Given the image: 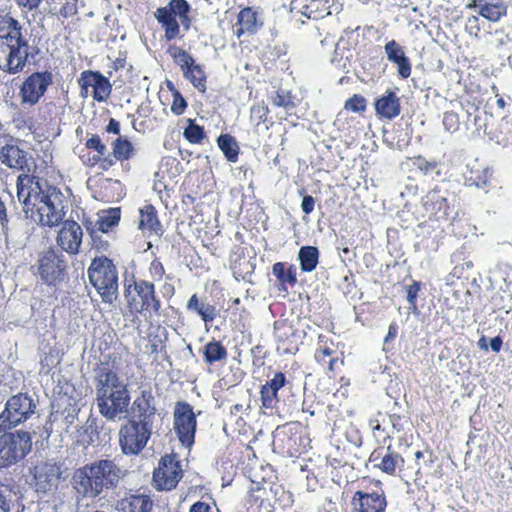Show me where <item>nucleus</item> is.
I'll list each match as a JSON object with an SVG mask.
<instances>
[{
    "mask_svg": "<svg viewBox=\"0 0 512 512\" xmlns=\"http://www.w3.org/2000/svg\"><path fill=\"white\" fill-rule=\"evenodd\" d=\"M17 198L27 218L47 227L61 224L69 207L59 188L28 174L17 177Z\"/></svg>",
    "mask_w": 512,
    "mask_h": 512,
    "instance_id": "nucleus-1",
    "label": "nucleus"
},
{
    "mask_svg": "<svg viewBox=\"0 0 512 512\" xmlns=\"http://www.w3.org/2000/svg\"><path fill=\"white\" fill-rule=\"evenodd\" d=\"M124 475L114 460L100 459L75 470L71 484L77 499H95L103 491L116 488Z\"/></svg>",
    "mask_w": 512,
    "mask_h": 512,
    "instance_id": "nucleus-2",
    "label": "nucleus"
},
{
    "mask_svg": "<svg viewBox=\"0 0 512 512\" xmlns=\"http://www.w3.org/2000/svg\"><path fill=\"white\" fill-rule=\"evenodd\" d=\"M23 26L9 14L0 15V69L15 75L21 73L34 57Z\"/></svg>",
    "mask_w": 512,
    "mask_h": 512,
    "instance_id": "nucleus-3",
    "label": "nucleus"
},
{
    "mask_svg": "<svg viewBox=\"0 0 512 512\" xmlns=\"http://www.w3.org/2000/svg\"><path fill=\"white\" fill-rule=\"evenodd\" d=\"M97 405L100 413L108 420L121 419L128 410L130 395L126 383L107 365L96 370Z\"/></svg>",
    "mask_w": 512,
    "mask_h": 512,
    "instance_id": "nucleus-4",
    "label": "nucleus"
},
{
    "mask_svg": "<svg viewBox=\"0 0 512 512\" xmlns=\"http://www.w3.org/2000/svg\"><path fill=\"white\" fill-rule=\"evenodd\" d=\"M93 287L106 303H113L118 296V273L112 260L107 257L94 258L87 270Z\"/></svg>",
    "mask_w": 512,
    "mask_h": 512,
    "instance_id": "nucleus-5",
    "label": "nucleus"
},
{
    "mask_svg": "<svg viewBox=\"0 0 512 512\" xmlns=\"http://www.w3.org/2000/svg\"><path fill=\"white\" fill-rule=\"evenodd\" d=\"M32 449L28 431L16 430L0 435V469L9 468L25 459Z\"/></svg>",
    "mask_w": 512,
    "mask_h": 512,
    "instance_id": "nucleus-6",
    "label": "nucleus"
},
{
    "mask_svg": "<svg viewBox=\"0 0 512 512\" xmlns=\"http://www.w3.org/2000/svg\"><path fill=\"white\" fill-rule=\"evenodd\" d=\"M125 298L132 311L144 312L151 311L159 313L160 301L155 296L154 284L140 280L125 288Z\"/></svg>",
    "mask_w": 512,
    "mask_h": 512,
    "instance_id": "nucleus-7",
    "label": "nucleus"
},
{
    "mask_svg": "<svg viewBox=\"0 0 512 512\" xmlns=\"http://www.w3.org/2000/svg\"><path fill=\"white\" fill-rule=\"evenodd\" d=\"M150 435V425L138 423L134 419L130 420L119 431V443L122 452L125 455L138 454L146 446Z\"/></svg>",
    "mask_w": 512,
    "mask_h": 512,
    "instance_id": "nucleus-8",
    "label": "nucleus"
},
{
    "mask_svg": "<svg viewBox=\"0 0 512 512\" xmlns=\"http://www.w3.org/2000/svg\"><path fill=\"white\" fill-rule=\"evenodd\" d=\"M36 407L37 403L31 396L18 393L7 400L1 415L9 425L15 427L29 419L35 413Z\"/></svg>",
    "mask_w": 512,
    "mask_h": 512,
    "instance_id": "nucleus-9",
    "label": "nucleus"
},
{
    "mask_svg": "<svg viewBox=\"0 0 512 512\" xmlns=\"http://www.w3.org/2000/svg\"><path fill=\"white\" fill-rule=\"evenodd\" d=\"M0 162L21 174L31 175L36 168L33 156L13 140L0 147Z\"/></svg>",
    "mask_w": 512,
    "mask_h": 512,
    "instance_id": "nucleus-10",
    "label": "nucleus"
},
{
    "mask_svg": "<svg viewBox=\"0 0 512 512\" xmlns=\"http://www.w3.org/2000/svg\"><path fill=\"white\" fill-rule=\"evenodd\" d=\"M183 476V470L176 455L163 456L153 473V482L157 490L174 489Z\"/></svg>",
    "mask_w": 512,
    "mask_h": 512,
    "instance_id": "nucleus-11",
    "label": "nucleus"
},
{
    "mask_svg": "<svg viewBox=\"0 0 512 512\" xmlns=\"http://www.w3.org/2000/svg\"><path fill=\"white\" fill-rule=\"evenodd\" d=\"M53 83V75L49 71L34 72L28 76L20 87L22 105L34 106L44 96Z\"/></svg>",
    "mask_w": 512,
    "mask_h": 512,
    "instance_id": "nucleus-12",
    "label": "nucleus"
},
{
    "mask_svg": "<svg viewBox=\"0 0 512 512\" xmlns=\"http://www.w3.org/2000/svg\"><path fill=\"white\" fill-rule=\"evenodd\" d=\"M174 430L182 445L190 447L194 443L196 415L190 404L179 402L174 409Z\"/></svg>",
    "mask_w": 512,
    "mask_h": 512,
    "instance_id": "nucleus-13",
    "label": "nucleus"
},
{
    "mask_svg": "<svg viewBox=\"0 0 512 512\" xmlns=\"http://www.w3.org/2000/svg\"><path fill=\"white\" fill-rule=\"evenodd\" d=\"M66 268L63 255L58 254L54 250H48L38 260V274L47 284H56L61 280L63 272Z\"/></svg>",
    "mask_w": 512,
    "mask_h": 512,
    "instance_id": "nucleus-14",
    "label": "nucleus"
},
{
    "mask_svg": "<svg viewBox=\"0 0 512 512\" xmlns=\"http://www.w3.org/2000/svg\"><path fill=\"white\" fill-rule=\"evenodd\" d=\"M62 471L55 462L47 461L35 467L34 480L37 492L48 493L57 489Z\"/></svg>",
    "mask_w": 512,
    "mask_h": 512,
    "instance_id": "nucleus-15",
    "label": "nucleus"
},
{
    "mask_svg": "<svg viewBox=\"0 0 512 512\" xmlns=\"http://www.w3.org/2000/svg\"><path fill=\"white\" fill-rule=\"evenodd\" d=\"M83 231L74 220L62 222L57 235V244L69 254H77L82 243Z\"/></svg>",
    "mask_w": 512,
    "mask_h": 512,
    "instance_id": "nucleus-16",
    "label": "nucleus"
},
{
    "mask_svg": "<svg viewBox=\"0 0 512 512\" xmlns=\"http://www.w3.org/2000/svg\"><path fill=\"white\" fill-rule=\"evenodd\" d=\"M189 11L190 5L186 0H171L167 6L156 10L155 17L159 23L165 24L176 20V16H178L181 24L188 29L190 26Z\"/></svg>",
    "mask_w": 512,
    "mask_h": 512,
    "instance_id": "nucleus-17",
    "label": "nucleus"
},
{
    "mask_svg": "<svg viewBox=\"0 0 512 512\" xmlns=\"http://www.w3.org/2000/svg\"><path fill=\"white\" fill-rule=\"evenodd\" d=\"M155 399L151 392L143 391L137 397L131 406V414L133 418L138 419V423L150 425V418L156 413Z\"/></svg>",
    "mask_w": 512,
    "mask_h": 512,
    "instance_id": "nucleus-18",
    "label": "nucleus"
},
{
    "mask_svg": "<svg viewBox=\"0 0 512 512\" xmlns=\"http://www.w3.org/2000/svg\"><path fill=\"white\" fill-rule=\"evenodd\" d=\"M82 80L85 85H91V95L98 101H105L112 90L109 80L99 72L84 71L82 73Z\"/></svg>",
    "mask_w": 512,
    "mask_h": 512,
    "instance_id": "nucleus-19",
    "label": "nucleus"
},
{
    "mask_svg": "<svg viewBox=\"0 0 512 512\" xmlns=\"http://www.w3.org/2000/svg\"><path fill=\"white\" fill-rule=\"evenodd\" d=\"M139 215L138 228L144 235H160L162 233V225L154 206L145 204L139 209Z\"/></svg>",
    "mask_w": 512,
    "mask_h": 512,
    "instance_id": "nucleus-20",
    "label": "nucleus"
},
{
    "mask_svg": "<svg viewBox=\"0 0 512 512\" xmlns=\"http://www.w3.org/2000/svg\"><path fill=\"white\" fill-rule=\"evenodd\" d=\"M384 49L388 60L397 64L399 75L408 78L411 74V65L402 47L395 40H391L386 43Z\"/></svg>",
    "mask_w": 512,
    "mask_h": 512,
    "instance_id": "nucleus-21",
    "label": "nucleus"
},
{
    "mask_svg": "<svg viewBox=\"0 0 512 512\" xmlns=\"http://www.w3.org/2000/svg\"><path fill=\"white\" fill-rule=\"evenodd\" d=\"M375 109L379 116L393 119L400 114V99L392 91H386L375 103Z\"/></svg>",
    "mask_w": 512,
    "mask_h": 512,
    "instance_id": "nucleus-22",
    "label": "nucleus"
},
{
    "mask_svg": "<svg viewBox=\"0 0 512 512\" xmlns=\"http://www.w3.org/2000/svg\"><path fill=\"white\" fill-rule=\"evenodd\" d=\"M466 181L471 186L477 188H485L489 184L490 180V169L480 163L478 160H474L472 163L467 165Z\"/></svg>",
    "mask_w": 512,
    "mask_h": 512,
    "instance_id": "nucleus-23",
    "label": "nucleus"
},
{
    "mask_svg": "<svg viewBox=\"0 0 512 512\" xmlns=\"http://www.w3.org/2000/svg\"><path fill=\"white\" fill-rule=\"evenodd\" d=\"M237 20L239 27L235 30V34L238 38L245 32L256 33L262 26V23L258 21L257 13L250 7L242 9L238 14Z\"/></svg>",
    "mask_w": 512,
    "mask_h": 512,
    "instance_id": "nucleus-24",
    "label": "nucleus"
},
{
    "mask_svg": "<svg viewBox=\"0 0 512 512\" xmlns=\"http://www.w3.org/2000/svg\"><path fill=\"white\" fill-rule=\"evenodd\" d=\"M359 496V507L357 512H384L386 507L385 498L378 493H362L356 492L353 501Z\"/></svg>",
    "mask_w": 512,
    "mask_h": 512,
    "instance_id": "nucleus-25",
    "label": "nucleus"
},
{
    "mask_svg": "<svg viewBox=\"0 0 512 512\" xmlns=\"http://www.w3.org/2000/svg\"><path fill=\"white\" fill-rule=\"evenodd\" d=\"M423 205L425 210L431 214L443 216L448 214L447 199L437 190L430 191L426 195Z\"/></svg>",
    "mask_w": 512,
    "mask_h": 512,
    "instance_id": "nucleus-26",
    "label": "nucleus"
},
{
    "mask_svg": "<svg viewBox=\"0 0 512 512\" xmlns=\"http://www.w3.org/2000/svg\"><path fill=\"white\" fill-rule=\"evenodd\" d=\"M187 309L196 312L204 322H212L217 316L215 306L199 299L196 294L192 295L187 303Z\"/></svg>",
    "mask_w": 512,
    "mask_h": 512,
    "instance_id": "nucleus-27",
    "label": "nucleus"
},
{
    "mask_svg": "<svg viewBox=\"0 0 512 512\" xmlns=\"http://www.w3.org/2000/svg\"><path fill=\"white\" fill-rule=\"evenodd\" d=\"M152 501L147 495H131L122 500V512H150Z\"/></svg>",
    "mask_w": 512,
    "mask_h": 512,
    "instance_id": "nucleus-28",
    "label": "nucleus"
},
{
    "mask_svg": "<svg viewBox=\"0 0 512 512\" xmlns=\"http://www.w3.org/2000/svg\"><path fill=\"white\" fill-rule=\"evenodd\" d=\"M301 270L304 272H312L319 259V250L314 246H303L298 253Z\"/></svg>",
    "mask_w": 512,
    "mask_h": 512,
    "instance_id": "nucleus-29",
    "label": "nucleus"
},
{
    "mask_svg": "<svg viewBox=\"0 0 512 512\" xmlns=\"http://www.w3.org/2000/svg\"><path fill=\"white\" fill-rule=\"evenodd\" d=\"M120 217V208H110L99 213L96 225L101 232L107 233L111 228L118 225Z\"/></svg>",
    "mask_w": 512,
    "mask_h": 512,
    "instance_id": "nucleus-30",
    "label": "nucleus"
},
{
    "mask_svg": "<svg viewBox=\"0 0 512 512\" xmlns=\"http://www.w3.org/2000/svg\"><path fill=\"white\" fill-rule=\"evenodd\" d=\"M184 76L191 84L201 93L206 91V74L203 66L194 63L191 67L183 72Z\"/></svg>",
    "mask_w": 512,
    "mask_h": 512,
    "instance_id": "nucleus-31",
    "label": "nucleus"
},
{
    "mask_svg": "<svg viewBox=\"0 0 512 512\" xmlns=\"http://www.w3.org/2000/svg\"><path fill=\"white\" fill-rule=\"evenodd\" d=\"M205 362L214 364L215 362L225 360L227 358V350L219 341H211L203 348Z\"/></svg>",
    "mask_w": 512,
    "mask_h": 512,
    "instance_id": "nucleus-32",
    "label": "nucleus"
},
{
    "mask_svg": "<svg viewBox=\"0 0 512 512\" xmlns=\"http://www.w3.org/2000/svg\"><path fill=\"white\" fill-rule=\"evenodd\" d=\"M218 146L230 162H236L238 159L239 147L235 139L229 134H222L217 140Z\"/></svg>",
    "mask_w": 512,
    "mask_h": 512,
    "instance_id": "nucleus-33",
    "label": "nucleus"
},
{
    "mask_svg": "<svg viewBox=\"0 0 512 512\" xmlns=\"http://www.w3.org/2000/svg\"><path fill=\"white\" fill-rule=\"evenodd\" d=\"M507 7L503 0H496L493 3L481 8L479 15L486 18L489 21L497 22L501 17L505 16Z\"/></svg>",
    "mask_w": 512,
    "mask_h": 512,
    "instance_id": "nucleus-34",
    "label": "nucleus"
},
{
    "mask_svg": "<svg viewBox=\"0 0 512 512\" xmlns=\"http://www.w3.org/2000/svg\"><path fill=\"white\" fill-rule=\"evenodd\" d=\"M272 272L281 284L289 283L290 285H294L297 282L296 268L293 265H290L286 269L284 263L277 262L273 265Z\"/></svg>",
    "mask_w": 512,
    "mask_h": 512,
    "instance_id": "nucleus-35",
    "label": "nucleus"
},
{
    "mask_svg": "<svg viewBox=\"0 0 512 512\" xmlns=\"http://www.w3.org/2000/svg\"><path fill=\"white\" fill-rule=\"evenodd\" d=\"M113 156L116 160H128L131 158L134 154V148L132 143L121 136H119L114 142H113Z\"/></svg>",
    "mask_w": 512,
    "mask_h": 512,
    "instance_id": "nucleus-36",
    "label": "nucleus"
},
{
    "mask_svg": "<svg viewBox=\"0 0 512 512\" xmlns=\"http://www.w3.org/2000/svg\"><path fill=\"white\" fill-rule=\"evenodd\" d=\"M403 463L402 457L394 451H391L390 447L387 448L386 453L382 455L381 462L377 466L387 474H394L396 467Z\"/></svg>",
    "mask_w": 512,
    "mask_h": 512,
    "instance_id": "nucleus-37",
    "label": "nucleus"
},
{
    "mask_svg": "<svg viewBox=\"0 0 512 512\" xmlns=\"http://www.w3.org/2000/svg\"><path fill=\"white\" fill-rule=\"evenodd\" d=\"M184 136L190 143L199 144L202 142L205 134L202 127L189 120V125L184 130Z\"/></svg>",
    "mask_w": 512,
    "mask_h": 512,
    "instance_id": "nucleus-38",
    "label": "nucleus"
},
{
    "mask_svg": "<svg viewBox=\"0 0 512 512\" xmlns=\"http://www.w3.org/2000/svg\"><path fill=\"white\" fill-rule=\"evenodd\" d=\"M171 55L183 72L195 63L194 58L181 48H175Z\"/></svg>",
    "mask_w": 512,
    "mask_h": 512,
    "instance_id": "nucleus-39",
    "label": "nucleus"
},
{
    "mask_svg": "<svg viewBox=\"0 0 512 512\" xmlns=\"http://www.w3.org/2000/svg\"><path fill=\"white\" fill-rule=\"evenodd\" d=\"M260 393L262 405L265 408H273L278 401L277 391L265 384L262 386Z\"/></svg>",
    "mask_w": 512,
    "mask_h": 512,
    "instance_id": "nucleus-40",
    "label": "nucleus"
},
{
    "mask_svg": "<svg viewBox=\"0 0 512 512\" xmlns=\"http://www.w3.org/2000/svg\"><path fill=\"white\" fill-rule=\"evenodd\" d=\"M412 164L414 167L419 169L424 174H429L435 171L438 166L436 161H428L421 156L414 157L412 160Z\"/></svg>",
    "mask_w": 512,
    "mask_h": 512,
    "instance_id": "nucleus-41",
    "label": "nucleus"
},
{
    "mask_svg": "<svg viewBox=\"0 0 512 512\" xmlns=\"http://www.w3.org/2000/svg\"><path fill=\"white\" fill-rule=\"evenodd\" d=\"M345 108L356 113L362 112L366 108L365 98L360 95H354L346 101Z\"/></svg>",
    "mask_w": 512,
    "mask_h": 512,
    "instance_id": "nucleus-42",
    "label": "nucleus"
},
{
    "mask_svg": "<svg viewBox=\"0 0 512 512\" xmlns=\"http://www.w3.org/2000/svg\"><path fill=\"white\" fill-rule=\"evenodd\" d=\"M86 147L89 149H94L97 151L98 156H105L107 155V147L105 144L102 143L100 137L98 135H92L87 141H86Z\"/></svg>",
    "mask_w": 512,
    "mask_h": 512,
    "instance_id": "nucleus-43",
    "label": "nucleus"
},
{
    "mask_svg": "<svg viewBox=\"0 0 512 512\" xmlns=\"http://www.w3.org/2000/svg\"><path fill=\"white\" fill-rule=\"evenodd\" d=\"M186 107H187L186 100L183 98V96L178 91H175L173 93V102L171 105V111L175 115H181L185 111Z\"/></svg>",
    "mask_w": 512,
    "mask_h": 512,
    "instance_id": "nucleus-44",
    "label": "nucleus"
},
{
    "mask_svg": "<svg viewBox=\"0 0 512 512\" xmlns=\"http://www.w3.org/2000/svg\"><path fill=\"white\" fill-rule=\"evenodd\" d=\"M272 102L275 106L284 107L286 109H292L295 106L289 93L277 92Z\"/></svg>",
    "mask_w": 512,
    "mask_h": 512,
    "instance_id": "nucleus-45",
    "label": "nucleus"
},
{
    "mask_svg": "<svg viewBox=\"0 0 512 512\" xmlns=\"http://www.w3.org/2000/svg\"><path fill=\"white\" fill-rule=\"evenodd\" d=\"M443 125L447 131H456L459 125L457 114L454 112H446L443 117Z\"/></svg>",
    "mask_w": 512,
    "mask_h": 512,
    "instance_id": "nucleus-46",
    "label": "nucleus"
},
{
    "mask_svg": "<svg viewBox=\"0 0 512 512\" xmlns=\"http://www.w3.org/2000/svg\"><path fill=\"white\" fill-rule=\"evenodd\" d=\"M162 26L165 28V37L167 40H172L178 36L180 28L177 20L166 22L162 24Z\"/></svg>",
    "mask_w": 512,
    "mask_h": 512,
    "instance_id": "nucleus-47",
    "label": "nucleus"
},
{
    "mask_svg": "<svg viewBox=\"0 0 512 512\" xmlns=\"http://www.w3.org/2000/svg\"><path fill=\"white\" fill-rule=\"evenodd\" d=\"M465 30L470 35L477 37L480 32L479 18L477 16H471L467 19L465 24Z\"/></svg>",
    "mask_w": 512,
    "mask_h": 512,
    "instance_id": "nucleus-48",
    "label": "nucleus"
},
{
    "mask_svg": "<svg viewBox=\"0 0 512 512\" xmlns=\"http://www.w3.org/2000/svg\"><path fill=\"white\" fill-rule=\"evenodd\" d=\"M286 383L285 375L282 372H278L274 375V377L266 383L273 390L277 391L282 388Z\"/></svg>",
    "mask_w": 512,
    "mask_h": 512,
    "instance_id": "nucleus-49",
    "label": "nucleus"
},
{
    "mask_svg": "<svg viewBox=\"0 0 512 512\" xmlns=\"http://www.w3.org/2000/svg\"><path fill=\"white\" fill-rule=\"evenodd\" d=\"M331 354L332 351L328 347H320L315 352V359L324 365L331 358Z\"/></svg>",
    "mask_w": 512,
    "mask_h": 512,
    "instance_id": "nucleus-50",
    "label": "nucleus"
},
{
    "mask_svg": "<svg viewBox=\"0 0 512 512\" xmlns=\"http://www.w3.org/2000/svg\"><path fill=\"white\" fill-rule=\"evenodd\" d=\"M189 512H218V510L208 503L198 501L190 507Z\"/></svg>",
    "mask_w": 512,
    "mask_h": 512,
    "instance_id": "nucleus-51",
    "label": "nucleus"
},
{
    "mask_svg": "<svg viewBox=\"0 0 512 512\" xmlns=\"http://www.w3.org/2000/svg\"><path fill=\"white\" fill-rule=\"evenodd\" d=\"M267 113H268L267 107L262 106V105L253 106L251 109L252 116L257 117L259 122L266 121Z\"/></svg>",
    "mask_w": 512,
    "mask_h": 512,
    "instance_id": "nucleus-52",
    "label": "nucleus"
},
{
    "mask_svg": "<svg viewBox=\"0 0 512 512\" xmlns=\"http://www.w3.org/2000/svg\"><path fill=\"white\" fill-rule=\"evenodd\" d=\"M315 200L312 196L306 195L302 199L301 208L305 214H310L314 210Z\"/></svg>",
    "mask_w": 512,
    "mask_h": 512,
    "instance_id": "nucleus-53",
    "label": "nucleus"
},
{
    "mask_svg": "<svg viewBox=\"0 0 512 512\" xmlns=\"http://www.w3.org/2000/svg\"><path fill=\"white\" fill-rule=\"evenodd\" d=\"M18 6L27 11L35 10L39 7L41 0H15Z\"/></svg>",
    "mask_w": 512,
    "mask_h": 512,
    "instance_id": "nucleus-54",
    "label": "nucleus"
},
{
    "mask_svg": "<svg viewBox=\"0 0 512 512\" xmlns=\"http://www.w3.org/2000/svg\"><path fill=\"white\" fill-rule=\"evenodd\" d=\"M420 290L419 283L414 281L410 286L407 287V301L414 302L416 301L418 292Z\"/></svg>",
    "mask_w": 512,
    "mask_h": 512,
    "instance_id": "nucleus-55",
    "label": "nucleus"
},
{
    "mask_svg": "<svg viewBox=\"0 0 512 512\" xmlns=\"http://www.w3.org/2000/svg\"><path fill=\"white\" fill-rule=\"evenodd\" d=\"M93 159H94V161H100L101 167L103 169H108L109 167H111L114 164V160L106 155L105 156H97V157H94Z\"/></svg>",
    "mask_w": 512,
    "mask_h": 512,
    "instance_id": "nucleus-56",
    "label": "nucleus"
},
{
    "mask_svg": "<svg viewBox=\"0 0 512 512\" xmlns=\"http://www.w3.org/2000/svg\"><path fill=\"white\" fill-rule=\"evenodd\" d=\"M10 511V501L7 499V496L0 491V512H9Z\"/></svg>",
    "mask_w": 512,
    "mask_h": 512,
    "instance_id": "nucleus-57",
    "label": "nucleus"
},
{
    "mask_svg": "<svg viewBox=\"0 0 512 512\" xmlns=\"http://www.w3.org/2000/svg\"><path fill=\"white\" fill-rule=\"evenodd\" d=\"M107 131L109 133L119 134L120 132V124L115 119L111 118L109 124L107 125Z\"/></svg>",
    "mask_w": 512,
    "mask_h": 512,
    "instance_id": "nucleus-58",
    "label": "nucleus"
},
{
    "mask_svg": "<svg viewBox=\"0 0 512 512\" xmlns=\"http://www.w3.org/2000/svg\"><path fill=\"white\" fill-rule=\"evenodd\" d=\"M397 335V327L394 324H391L388 328V333L385 337L384 343L387 344L390 340L394 339Z\"/></svg>",
    "mask_w": 512,
    "mask_h": 512,
    "instance_id": "nucleus-59",
    "label": "nucleus"
},
{
    "mask_svg": "<svg viewBox=\"0 0 512 512\" xmlns=\"http://www.w3.org/2000/svg\"><path fill=\"white\" fill-rule=\"evenodd\" d=\"M78 411L79 410L77 408L73 407L71 409V411L68 412V414L65 416V422L67 425H71L74 423V420L77 417Z\"/></svg>",
    "mask_w": 512,
    "mask_h": 512,
    "instance_id": "nucleus-60",
    "label": "nucleus"
},
{
    "mask_svg": "<svg viewBox=\"0 0 512 512\" xmlns=\"http://www.w3.org/2000/svg\"><path fill=\"white\" fill-rule=\"evenodd\" d=\"M490 347L494 352H499L502 347V340L500 337H494L490 340Z\"/></svg>",
    "mask_w": 512,
    "mask_h": 512,
    "instance_id": "nucleus-61",
    "label": "nucleus"
},
{
    "mask_svg": "<svg viewBox=\"0 0 512 512\" xmlns=\"http://www.w3.org/2000/svg\"><path fill=\"white\" fill-rule=\"evenodd\" d=\"M79 84L81 86L80 94L82 97L86 98L89 94H91V91H90L91 85H85L84 81L82 80V76L79 79Z\"/></svg>",
    "mask_w": 512,
    "mask_h": 512,
    "instance_id": "nucleus-62",
    "label": "nucleus"
},
{
    "mask_svg": "<svg viewBox=\"0 0 512 512\" xmlns=\"http://www.w3.org/2000/svg\"><path fill=\"white\" fill-rule=\"evenodd\" d=\"M496 0H473V4H470L468 7H478L479 10L490 3L495 2Z\"/></svg>",
    "mask_w": 512,
    "mask_h": 512,
    "instance_id": "nucleus-63",
    "label": "nucleus"
},
{
    "mask_svg": "<svg viewBox=\"0 0 512 512\" xmlns=\"http://www.w3.org/2000/svg\"><path fill=\"white\" fill-rule=\"evenodd\" d=\"M336 363H337V359L334 357L329 358L328 361L326 362V364H328V369L330 371L334 370V366Z\"/></svg>",
    "mask_w": 512,
    "mask_h": 512,
    "instance_id": "nucleus-64",
    "label": "nucleus"
}]
</instances>
